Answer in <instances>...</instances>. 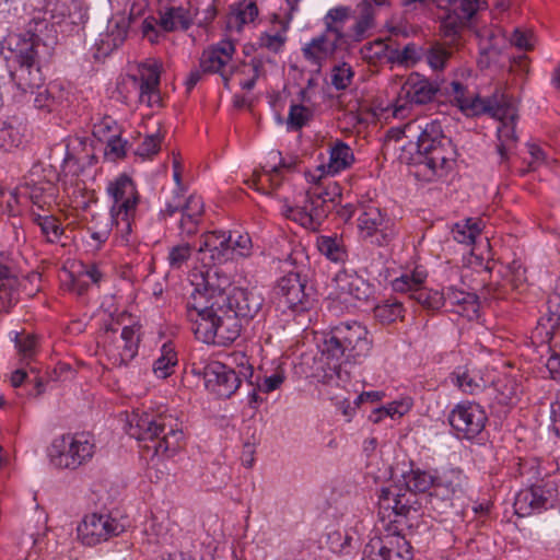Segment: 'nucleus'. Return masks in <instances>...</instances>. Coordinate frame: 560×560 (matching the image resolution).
Here are the masks:
<instances>
[{"label":"nucleus","instance_id":"obj_1","mask_svg":"<svg viewBox=\"0 0 560 560\" xmlns=\"http://www.w3.org/2000/svg\"><path fill=\"white\" fill-rule=\"evenodd\" d=\"M129 436L150 442L144 447L155 455L167 457L176 454L184 445L185 434L177 418L166 413L132 412L127 420Z\"/></svg>","mask_w":560,"mask_h":560},{"label":"nucleus","instance_id":"obj_2","mask_svg":"<svg viewBox=\"0 0 560 560\" xmlns=\"http://www.w3.org/2000/svg\"><path fill=\"white\" fill-rule=\"evenodd\" d=\"M413 126L420 131L417 140V175L425 180L442 177L454 155L452 140L443 133L442 124L436 119L416 120L407 125V130L411 131Z\"/></svg>","mask_w":560,"mask_h":560},{"label":"nucleus","instance_id":"obj_3","mask_svg":"<svg viewBox=\"0 0 560 560\" xmlns=\"http://www.w3.org/2000/svg\"><path fill=\"white\" fill-rule=\"evenodd\" d=\"M340 198L341 191L338 184L329 183L325 189L318 186L300 194L293 205L285 202L282 213L301 226L316 231Z\"/></svg>","mask_w":560,"mask_h":560},{"label":"nucleus","instance_id":"obj_4","mask_svg":"<svg viewBox=\"0 0 560 560\" xmlns=\"http://www.w3.org/2000/svg\"><path fill=\"white\" fill-rule=\"evenodd\" d=\"M371 341L368 330L358 322L340 323L332 327L324 338L322 353L335 361L334 368L341 361L359 363L369 355Z\"/></svg>","mask_w":560,"mask_h":560},{"label":"nucleus","instance_id":"obj_5","mask_svg":"<svg viewBox=\"0 0 560 560\" xmlns=\"http://www.w3.org/2000/svg\"><path fill=\"white\" fill-rule=\"evenodd\" d=\"M188 318L196 338L205 343L228 346L241 335L242 320L225 305L189 313Z\"/></svg>","mask_w":560,"mask_h":560},{"label":"nucleus","instance_id":"obj_6","mask_svg":"<svg viewBox=\"0 0 560 560\" xmlns=\"http://www.w3.org/2000/svg\"><path fill=\"white\" fill-rule=\"evenodd\" d=\"M205 218V202L200 196L191 195L182 208V219L177 229L180 242L168 250L167 262L171 269L179 270L187 266L198 246L190 240L200 231Z\"/></svg>","mask_w":560,"mask_h":560},{"label":"nucleus","instance_id":"obj_7","mask_svg":"<svg viewBox=\"0 0 560 560\" xmlns=\"http://www.w3.org/2000/svg\"><path fill=\"white\" fill-rule=\"evenodd\" d=\"M191 284L195 289L187 302V316L189 313L224 306L229 301L231 279L215 266L211 265L206 271L194 273Z\"/></svg>","mask_w":560,"mask_h":560},{"label":"nucleus","instance_id":"obj_8","mask_svg":"<svg viewBox=\"0 0 560 560\" xmlns=\"http://www.w3.org/2000/svg\"><path fill=\"white\" fill-rule=\"evenodd\" d=\"M59 174L52 165L34 163L16 190L31 202V210L52 209L59 194Z\"/></svg>","mask_w":560,"mask_h":560},{"label":"nucleus","instance_id":"obj_9","mask_svg":"<svg viewBox=\"0 0 560 560\" xmlns=\"http://www.w3.org/2000/svg\"><path fill=\"white\" fill-rule=\"evenodd\" d=\"M107 191L114 203L110 208V224L121 237L131 233L132 222L139 203V192L132 179L126 174L110 182Z\"/></svg>","mask_w":560,"mask_h":560},{"label":"nucleus","instance_id":"obj_10","mask_svg":"<svg viewBox=\"0 0 560 560\" xmlns=\"http://www.w3.org/2000/svg\"><path fill=\"white\" fill-rule=\"evenodd\" d=\"M95 452L93 436L82 432L56 439L50 448V462L59 468L77 469L89 462Z\"/></svg>","mask_w":560,"mask_h":560},{"label":"nucleus","instance_id":"obj_11","mask_svg":"<svg viewBox=\"0 0 560 560\" xmlns=\"http://www.w3.org/2000/svg\"><path fill=\"white\" fill-rule=\"evenodd\" d=\"M446 9L441 19L440 35L450 45H457L465 28L470 27L483 2L479 0H434Z\"/></svg>","mask_w":560,"mask_h":560},{"label":"nucleus","instance_id":"obj_12","mask_svg":"<svg viewBox=\"0 0 560 560\" xmlns=\"http://www.w3.org/2000/svg\"><path fill=\"white\" fill-rule=\"evenodd\" d=\"M358 229L364 242L380 247L389 245L397 235L394 220L386 211L374 205L362 207Z\"/></svg>","mask_w":560,"mask_h":560},{"label":"nucleus","instance_id":"obj_13","mask_svg":"<svg viewBox=\"0 0 560 560\" xmlns=\"http://www.w3.org/2000/svg\"><path fill=\"white\" fill-rule=\"evenodd\" d=\"M450 93L454 96V102L459 109L467 116H479L487 114L489 116H504L511 115V109L500 105L502 102V93L495 91L489 97H480L478 95H467L466 86L458 81L451 83Z\"/></svg>","mask_w":560,"mask_h":560},{"label":"nucleus","instance_id":"obj_14","mask_svg":"<svg viewBox=\"0 0 560 560\" xmlns=\"http://www.w3.org/2000/svg\"><path fill=\"white\" fill-rule=\"evenodd\" d=\"M79 7L78 0H37L27 24V32L32 37L44 34L50 24H59L66 18L72 16V9Z\"/></svg>","mask_w":560,"mask_h":560},{"label":"nucleus","instance_id":"obj_15","mask_svg":"<svg viewBox=\"0 0 560 560\" xmlns=\"http://www.w3.org/2000/svg\"><path fill=\"white\" fill-rule=\"evenodd\" d=\"M125 528L126 526L110 514L92 513L84 516L77 530L80 541L93 547L119 536Z\"/></svg>","mask_w":560,"mask_h":560},{"label":"nucleus","instance_id":"obj_16","mask_svg":"<svg viewBox=\"0 0 560 560\" xmlns=\"http://www.w3.org/2000/svg\"><path fill=\"white\" fill-rule=\"evenodd\" d=\"M36 57L34 42H25L14 55L18 67L10 75L18 89L24 93H35V89H40L44 83Z\"/></svg>","mask_w":560,"mask_h":560},{"label":"nucleus","instance_id":"obj_17","mask_svg":"<svg viewBox=\"0 0 560 560\" xmlns=\"http://www.w3.org/2000/svg\"><path fill=\"white\" fill-rule=\"evenodd\" d=\"M439 90L436 82L430 81L418 72L410 73L398 94L395 116H398L407 104L424 105L432 102Z\"/></svg>","mask_w":560,"mask_h":560},{"label":"nucleus","instance_id":"obj_18","mask_svg":"<svg viewBox=\"0 0 560 560\" xmlns=\"http://www.w3.org/2000/svg\"><path fill=\"white\" fill-rule=\"evenodd\" d=\"M466 477L460 470L452 469L439 477L430 493L431 508L439 513H445L453 506L455 499H460L465 492Z\"/></svg>","mask_w":560,"mask_h":560},{"label":"nucleus","instance_id":"obj_19","mask_svg":"<svg viewBox=\"0 0 560 560\" xmlns=\"http://www.w3.org/2000/svg\"><path fill=\"white\" fill-rule=\"evenodd\" d=\"M488 418L481 406L475 402L458 404L450 413L452 428L465 439H474L486 425Z\"/></svg>","mask_w":560,"mask_h":560},{"label":"nucleus","instance_id":"obj_20","mask_svg":"<svg viewBox=\"0 0 560 560\" xmlns=\"http://www.w3.org/2000/svg\"><path fill=\"white\" fill-rule=\"evenodd\" d=\"M231 233L208 231L201 234L197 248L198 259L205 266H217L233 259L230 248Z\"/></svg>","mask_w":560,"mask_h":560},{"label":"nucleus","instance_id":"obj_21","mask_svg":"<svg viewBox=\"0 0 560 560\" xmlns=\"http://www.w3.org/2000/svg\"><path fill=\"white\" fill-rule=\"evenodd\" d=\"M363 560H412L411 546L399 535L374 537L364 547Z\"/></svg>","mask_w":560,"mask_h":560},{"label":"nucleus","instance_id":"obj_22","mask_svg":"<svg viewBox=\"0 0 560 560\" xmlns=\"http://www.w3.org/2000/svg\"><path fill=\"white\" fill-rule=\"evenodd\" d=\"M424 276L421 272L402 275L393 281L396 292H410V298L428 310H439L444 306V294L432 292L422 287Z\"/></svg>","mask_w":560,"mask_h":560},{"label":"nucleus","instance_id":"obj_23","mask_svg":"<svg viewBox=\"0 0 560 560\" xmlns=\"http://www.w3.org/2000/svg\"><path fill=\"white\" fill-rule=\"evenodd\" d=\"M235 52L234 44L231 40H221L217 45L203 50L200 57V68L205 73H219L223 79L224 86H229L233 73L226 67Z\"/></svg>","mask_w":560,"mask_h":560},{"label":"nucleus","instance_id":"obj_24","mask_svg":"<svg viewBox=\"0 0 560 560\" xmlns=\"http://www.w3.org/2000/svg\"><path fill=\"white\" fill-rule=\"evenodd\" d=\"M206 387L220 397L229 398L241 385L238 374L225 364L211 362L205 366Z\"/></svg>","mask_w":560,"mask_h":560},{"label":"nucleus","instance_id":"obj_25","mask_svg":"<svg viewBox=\"0 0 560 560\" xmlns=\"http://www.w3.org/2000/svg\"><path fill=\"white\" fill-rule=\"evenodd\" d=\"M277 294L281 302L294 313H302L311 306V300L305 293V281L298 272H289L279 280Z\"/></svg>","mask_w":560,"mask_h":560},{"label":"nucleus","instance_id":"obj_26","mask_svg":"<svg viewBox=\"0 0 560 560\" xmlns=\"http://www.w3.org/2000/svg\"><path fill=\"white\" fill-rule=\"evenodd\" d=\"M131 80L139 91V103L148 107L160 106L161 94L160 85V67L155 61L141 63L139 74L132 75Z\"/></svg>","mask_w":560,"mask_h":560},{"label":"nucleus","instance_id":"obj_27","mask_svg":"<svg viewBox=\"0 0 560 560\" xmlns=\"http://www.w3.org/2000/svg\"><path fill=\"white\" fill-rule=\"evenodd\" d=\"M555 488L549 482L545 485H534L528 489L522 490L516 495L514 502L515 513L520 516H526L534 512H540L547 509V504L555 495Z\"/></svg>","mask_w":560,"mask_h":560},{"label":"nucleus","instance_id":"obj_28","mask_svg":"<svg viewBox=\"0 0 560 560\" xmlns=\"http://www.w3.org/2000/svg\"><path fill=\"white\" fill-rule=\"evenodd\" d=\"M502 104L504 107H509L512 113L511 115L504 116H491L500 121L498 127V145L497 150L500 155V163H504L509 159V153L516 142L515 136V119L517 118L516 109L511 98L502 93Z\"/></svg>","mask_w":560,"mask_h":560},{"label":"nucleus","instance_id":"obj_29","mask_svg":"<svg viewBox=\"0 0 560 560\" xmlns=\"http://www.w3.org/2000/svg\"><path fill=\"white\" fill-rule=\"evenodd\" d=\"M129 27L125 12L114 14L108 20L105 32L100 35L96 43L97 52L107 56L120 47L128 36Z\"/></svg>","mask_w":560,"mask_h":560},{"label":"nucleus","instance_id":"obj_30","mask_svg":"<svg viewBox=\"0 0 560 560\" xmlns=\"http://www.w3.org/2000/svg\"><path fill=\"white\" fill-rule=\"evenodd\" d=\"M262 303L264 299L256 290L233 288L225 307L231 308L241 320H249L257 315Z\"/></svg>","mask_w":560,"mask_h":560},{"label":"nucleus","instance_id":"obj_31","mask_svg":"<svg viewBox=\"0 0 560 560\" xmlns=\"http://www.w3.org/2000/svg\"><path fill=\"white\" fill-rule=\"evenodd\" d=\"M139 326H125L120 334L117 346H107L106 352L108 359L116 366L127 365L138 353L140 341Z\"/></svg>","mask_w":560,"mask_h":560},{"label":"nucleus","instance_id":"obj_32","mask_svg":"<svg viewBox=\"0 0 560 560\" xmlns=\"http://www.w3.org/2000/svg\"><path fill=\"white\" fill-rule=\"evenodd\" d=\"M341 44L342 40L338 39V35L324 32L303 47V56L311 65L316 67V72H319L323 63L332 57Z\"/></svg>","mask_w":560,"mask_h":560},{"label":"nucleus","instance_id":"obj_33","mask_svg":"<svg viewBox=\"0 0 560 560\" xmlns=\"http://www.w3.org/2000/svg\"><path fill=\"white\" fill-rule=\"evenodd\" d=\"M19 279L7 264V257L0 255V312H8L18 302Z\"/></svg>","mask_w":560,"mask_h":560},{"label":"nucleus","instance_id":"obj_34","mask_svg":"<svg viewBox=\"0 0 560 560\" xmlns=\"http://www.w3.org/2000/svg\"><path fill=\"white\" fill-rule=\"evenodd\" d=\"M443 294L444 305L452 306L453 312L468 319H474L478 316L479 302L476 294L456 288H448Z\"/></svg>","mask_w":560,"mask_h":560},{"label":"nucleus","instance_id":"obj_35","mask_svg":"<svg viewBox=\"0 0 560 560\" xmlns=\"http://www.w3.org/2000/svg\"><path fill=\"white\" fill-rule=\"evenodd\" d=\"M450 382L460 392L469 395L480 393L486 386V381L480 372L468 365L457 366L450 374Z\"/></svg>","mask_w":560,"mask_h":560},{"label":"nucleus","instance_id":"obj_36","mask_svg":"<svg viewBox=\"0 0 560 560\" xmlns=\"http://www.w3.org/2000/svg\"><path fill=\"white\" fill-rule=\"evenodd\" d=\"M336 283L340 294L357 301H368L372 294L370 284L357 275L339 273L336 277Z\"/></svg>","mask_w":560,"mask_h":560},{"label":"nucleus","instance_id":"obj_37","mask_svg":"<svg viewBox=\"0 0 560 560\" xmlns=\"http://www.w3.org/2000/svg\"><path fill=\"white\" fill-rule=\"evenodd\" d=\"M197 14L198 10H192L190 3L189 8L172 7L161 16L160 24L166 32H173L177 28L186 31L190 27Z\"/></svg>","mask_w":560,"mask_h":560},{"label":"nucleus","instance_id":"obj_38","mask_svg":"<svg viewBox=\"0 0 560 560\" xmlns=\"http://www.w3.org/2000/svg\"><path fill=\"white\" fill-rule=\"evenodd\" d=\"M389 7L388 0H362L359 8V16L353 26L354 37L360 40L365 35L366 31L375 26L374 16L376 8Z\"/></svg>","mask_w":560,"mask_h":560},{"label":"nucleus","instance_id":"obj_39","mask_svg":"<svg viewBox=\"0 0 560 560\" xmlns=\"http://www.w3.org/2000/svg\"><path fill=\"white\" fill-rule=\"evenodd\" d=\"M52 209L36 211L30 210L31 218L40 228L43 236L49 243H58L63 233L59 220L51 213Z\"/></svg>","mask_w":560,"mask_h":560},{"label":"nucleus","instance_id":"obj_40","mask_svg":"<svg viewBox=\"0 0 560 560\" xmlns=\"http://www.w3.org/2000/svg\"><path fill=\"white\" fill-rule=\"evenodd\" d=\"M35 107L47 109L48 112H52L63 100V92L57 84H50L48 86L42 85L40 89H35Z\"/></svg>","mask_w":560,"mask_h":560},{"label":"nucleus","instance_id":"obj_41","mask_svg":"<svg viewBox=\"0 0 560 560\" xmlns=\"http://www.w3.org/2000/svg\"><path fill=\"white\" fill-rule=\"evenodd\" d=\"M354 161L352 150L343 142H337L330 150L329 163L327 172L336 174L348 168Z\"/></svg>","mask_w":560,"mask_h":560},{"label":"nucleus","instance_id":"obj_42","mask_svg":"<svg viewBox=\"0 0 560 560\" xmlns=\"http://www.w3.org/2000/svg\"><path fill=\"white\" fill-rule=\"evenodd\" d=\"M258 16V8L254 1H243L232 11L228 20L230 28L241 31L244 24L254 22Z\"/></svg>","mask_w":560,"mask_h":560},{"label":"nucleus","instance_id":"obj_43","mask_svg":"<svg viewBox=\"0 0 560 560\" xmlns=\"http://www.w3.org/2000/svg\"><path fill=\"white\" fill-rule=\"evenodd\" d=\"M482 231L481 222L475 219H467L456 223L452 229L453 237L456 242L470 245Z\"/></svg>","mask_w":560,"mask_h":560},{"label":"nucleus","instance_id":"obj_44","mask_svg":"<svg viewBox=\"0 0 560 560\" xmlns=\"http://www.w3.org/2000/svg\"><path fill=\"white\" fill-rule=\"evenodd\" d=\"M177 363V353L171 343H164L161 349V357L154 361L153 373L159 378H166L173 373Z\"/></svg>","mask_w":560,"mask_h":560},{"label":"nucleus","instance_id":"obj_45","mask_svg":"<svg viewBox=\"0 0 560 560\" xmlns=\"http://www.w3.org/2000/svg\"><path fill=\"white\" fill-rule=\"evenodd\" d=\"M273 20L280 25V28L262 33L259 37V45L273 52H278L287 42L285 33L288 31V23L280 20L276 14L273 15Z\"/></svg>","mask_w":560,"mask_h":560},{"label":"nucleus","instance_id":"obj_46","mask_svg":"<svg viewBox=\"0 0 560 560\" xmlns=\"http://www.w3.org/2000/svg\"><path fill=\"white\" fill-rule=\"evenodd\" d=\"M282 165H275L270 170H265L262 173L255 172L248 184L250 187H255L257 190L267 192L266 183L269 184L271 189H276L281 185V168Z\"/></svg>","mask_w":560,"mask_h":560},{"label":"nucleus","instance_id":"obj_47","mask_svg":"<svg viewBox=\"0 0 560 560\" xmlns=\"http://www.w3.org/2000/svg\"><path fill=\"white\" fill-rule=\"evenodd\" d=\"M402 303L396 300H387L374 307V317L382 324L388 325L402 318Z\"/></svg>","mask_w":560,"mask_h":560},{"label":"nucleus","instance_id":"obj_48","mask_svg":"<svg viewBox=\"0 0 560 560\" xmlns=\"http://www.w3.org/2000/svg\"><path fill=\"white\" fill-rule=\"evenodd\" d=\"M436 480L438 478L420 469H412L405 476L407 488L413 492H425L431 488L434 489Z\"/></svg>","mask_w":560,"mask_h":560},{"label":"nucleus","instance_id":"obj_49","mask_svg":"<svg viewBox=\"0 0 560 560\" xmlns=\"http://www.w3.org/2000/svg\"><path fill=\"white\" fill-rule=\"evenodd\" d=\"M349 18V9L346 7L335 8L328 11L325 16L326 33L338 35V39L343 42L342 24Z\"/></svg>","mask_w":560,"mask_h":560},{"label":"nucleus","instance_id":"obj_50","mask_svg":"<svg viewBox=\"0 0 560 560\" xmlns=\"http://www.w3.org/2000/svg\"><path fill=\"white\" fill-rule=\"evenodd\" d=\"M392 51L393 49L389 48V46L383 39H376L372 43H366L361 48L362 58L369 63L373 65L383 59L389 61V55Z\"/></svg>","mask_w":560,"mask_h":560},{"label":"nucleus","instance_id":"obj_51","mask_svg":"<svg viewBox=\"0 0 560 560\" xmlns=\"http://www.w3.org/2000/svg\"><path fill=\"white\" fill-rule=\"evenodd\" d=\"M317 246L319 252L332 261H342L346 257L345 247L336 236H320Z\"/></svg>","mask_w":560,"mask_h":560},{"label":"nucleus","instance_id":"obj_52","mask_svg":"<svg viewBox=\"0 0 560 560\" xmlns=\"http://www.w3.org/2000/svg\"><path fill=\"white\" fill-rule=\"evenodd\" d=\"M22 133L18 128L5 121H0V150L10 152L22 143Z\"/></svg>","mask_w":560,"mask_h":560},{"label":"nucleus","instance_id":"obj_53","mask_svg":"<svg viewBox=\"0 0 560 560\" xmlns=\"http://www.w3.org/2000/svg\"><path fill=\"white\" fill-rule=\"evenodd\" d=\"M312 116V110L306 106L298 104L291 105L287 126L291 130H299L310 121Z\"/></svg>","mask_w":560,"mask_h":560},{"label":"nucleus","instance_id":"obj_54","mask_svg":"<svg viewBox=\"0 0 560 560\" xmlns=\"http://www.w3.org/2000/svg\"><path fill=\"white\" fill-rule=\"evenodd\" d=\"M420 59L419 47L411 43L404 47L402 50L393 49L389 55V62H397L399 65H415Z\"/></svg>","mask_w":560,"mask_h":560},{"label":"nucleus","instance_id":"obj_55","mask_svg":"<svg viewBox=\"0 0 560 560\" xmlns=\"http://www.w3.org/2000/svg\"><path fill=\"white\" fill-rule=\"evenodd\" d=\"M353 74L352 68L346 62L335 66L331 71V84L337 90H346L351 84Z\"/></svg>","mask_w":560,"mask_h":560},{"label":"nucleus","instance_id":"obj_56","mask_svg":"<svg viewBox=\"0 0 560 560\" xmlns=\"http://www.w3.org/2000/svg\"><path fill=\"white\" fill-rule=\"evenodd\" d=\"M452 51L442 44H434L427 52V60L434 70L443 69L450 59Z\"/></svg>","mask_w":560,"mask_h":560},{"label":"nucleus","instance_id":"obj_57","mask_svg":"<svg viewBox=\"0 0 560 560\" xmlns=\"http://www.w3.org/2000/svg\"><path fill=\"white\" fill-rule=\"evenodd\" d=\"M162 137L160 133L147 136L137 149V154L143 158L155 155L161 148Z\"/></svg>","mask_w":560,"mask_h":560},{"label":"nucleus","instance_id":"obj_58","mask_svg":"<svg viewBox=\"0 0 560 560\" xmlns=\"http://www.w3.org/2000/svg\"><path fill=\"white\" fill-rule=\"evenodd\" d=\"M510 42L520 49L532 50L534 48V34L530 31L515 28L510 37Z\"/></svg>","mask_w":560,"mask_h":560},{"label":"nucleus","instance_id":"obj_59","mask_svg":"<svg viewBox=\"0 0 560 560\" xmlns=\"http://www.w3.org/2000/svg\"><path fill=\"white\" fill-rule=\"evenodd\" d=\"M15 345L23 360L31 359L35 353L36 340L31 335H16Z\"/></svg>","mask_w":560,"mask_h":560},{"label":"nucleus","instance_id":"obj_60","mask_svg":"<svg viewBox=\"0 0 560 560\" xmlns=\"http://www.w3.org/2000/svg\"><path fill=\"white\" fill-rule=\"evenodd\" d=\"M230 248L233 249V259L235 256L247 257L250 255L252 240L248 234L238 235L236 240L231 238Z\"/></svg>","mask_w":560,"mask_h":560},{"label":"nucleus","instance_id":"obj_61","mask_svg":"<svg viewBox=\"0 0 560 560\" xmlns=\"http://www.w3.org/2000/svg\"><path fill=\"white\" fill-rule=\"evenodd\" d=\"M168 528L164 521H159L156 516H152L145 525V533L155 537L160 542L167 535Z\"/></svg>","mask_w":560,"mask_h":560},{"label":"nucleus","instance_id":"obj_62","mask_svg":"<svg viewBox=\"0 0 560 560\" xmlns=\"http://www.w3.org/2000/svg\"><path fill=\"white\" fill-rule=\"evenodd\" d=\"M19 191H7L4 188L0 187V198L5 199V206L3 211L7 212L10 217H16L20 213L19 205Z\"/></svg>","mask_w":560,"mask_h":560},{"label":"nucleus","instance_id":"obj_63","mask_svg":"<svg viewBox=\"0 0 560 560\" xmlns=\"http://www.w3.org/2000/svg\"><path fill=\"white\" fill-rule=\"evenodd\" d=\"M509 271L511 273V282L515 289H518L522 284L527 281L526 269L518 260H513L509 265Z\"/></svg>","mask_w":560,"mask_h":560},{"label":"nucleus","instance_id":"obj_64","mask_svg":"<svg viewBox=\"0 0 560 560\" xmlns=\"http://www.w3.org/2000/svg\"><path fill=\"white\" fill-rule=\"evenodd\" d=\"M527 149L530 156V160L528 161V170L534 171L537 166L544 163L546 153L539 145L535 143H528Z\"/></svg>","mask_w":560,"mask_h":560}]
</instances>
